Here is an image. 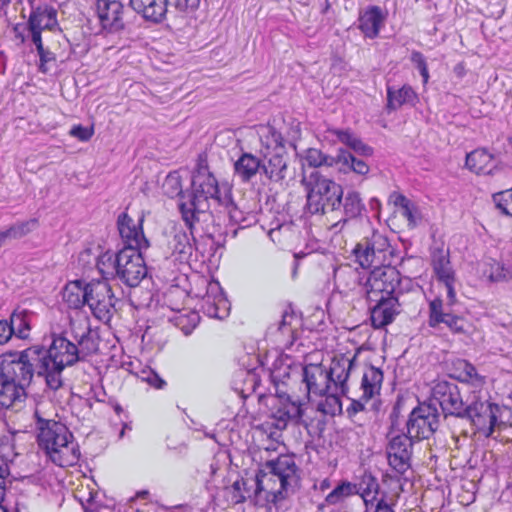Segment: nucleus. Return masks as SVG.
<instances>
[{"label":"nucleus","instance_id":"obj_49","mask_svg":"<svg viewBox=\"0 0 512 512\" xmlns=\"http://www.w3.org/2000/svg\"><path fill=\"white\" fill-rule=\"evenodd\" d=\"M354 488H356V486L348 482L339 484L326 496V502L333 505L337 504L344 498L350 496Z\"/></svg>","mask_w":512,"mask_h":512},{"label":"nucleus","instance_id":"obj_60","mask_svg":"<svg viewBox=\"0 0 512 512\" xmlns=\"http://www.w3.org/2000/svg\"><path fill=\"white\" fill-rule=\"evenodd\" d=\"M366 512H394L393 509L387 504L383 498L375 501L374 507Z\"/></svg>","mask_w":512,"mask_h":512},{"label":"nucleus","instance_id":"obj_13","mask_svg":"<svg viewBox=\"0 0 512 512\" xmlns=\"http://www.w3.org/2000/svg\"><path fill=\"white\" fill-rule=\"evenodd\" d=\"M439 426V413L431 404H420L414 408L407 420V435L413 440L429 439Z\"/></svg>","mask_w":512,"mask_h":512},{"label":"nucleus","instance_id":"obj_3","mask_svg":"<svg viewBox=\"0 0 512 512\" xmlns=\"http://www.w3.org/2000/svg\"><path fill=\"white\" fill-rule=\"evenodd\" d=\"M299 469L291 455H280L267 461L251 480L255 485V498L263 497L267 502L277 503L295 492L299 483Z\"/></svg>","mask_w":512,"mask_h":512},{"label":"nucleus","instance_id":"obj_41","mask_svg":"<svg viewBox=\"0 0 512 512\" xmlns=\"http://www.w3.org/2000/svg\"><path fill=\"white\" fill-rule=\"evenodd\" d=\"M331 133L335 135L338 140L356 153L364 156H370L373 153V149L368 145L364 144L359 138H357L354 134H352L349 130H339L334 129L331 130Z\"/></svg>","mask_w":512,"mask_h":512},{"label":"nucleus","instance_id":"obj_22","mask_svg":"<svg viewBox=\"0 0 512 512\" xmlns=\"http://www.w3.org/2000/svg\"><path fill=\"white\" fill-rule=\"evenodd\" d=\"M129 6L145 21L162 23L169 12L168 0H129Z\"/></svg>","mask_w":512,"mask_h":512},{"label":"nucleus","instance_id":"obj_50","mask_svg":"<svg viewBox=\"0 0 512 512\" xmlns=\"http://www.w3.org/2000/svg\"><path fill=\"white\" fill-rule=\"evenodd\" d=\"M225 203L230 220L236 224L242 225L245 227L249 225L248 219L244 216L243 212L236 206V204L231 199H225L222 201Z\"/></svg>","mask_w":512,"mask_h":512},{"label":"nucleus","instance_id":"obj_45","mask_svg":"<svg viewBox=\"0 0 512 512\" xmlns=\"http://www.w3.org/2000/svg\"><path fill=\"white\" fill-rule=\"evenodd\" d=\"M175 326H177L184 335L188 336L196 328L200 321V316L195 311L181 313L173 319Z\"/></svg>","mask_w":512,"mask_h":512},{"label":"nucleus","instance_id":"obj_30","mask_svg":"<svg viewBox=\"0 0 512 512\" xmlns=\"http://www.w3.org/2000/svg\"><path fill=\"white\" fill-rule=\"evenodd\" d=\"M57 11L49 5L33 8L29 20V29H52L57 23Z\"/></svg>","mask_w":512,"mask_h":512},{"label":"nucleus","instance_id":"obj_15","mask_svg":"<svg viewBox=\"0 0 512 512\" xmlns=\"http://www.w3.org/2000/svg\"><path fill=\"white\" fill-rule=\"evenodd\" d=\"M65 334L77 343L82 355H92L99 349V339L96 332H93L88 318L76 317L70 319L69 330Z\"/></svg>","mask_w":512,"mask_h":512},{"label":"nucleus","instance_id":"obj_28","mask_svg":"<svg viewBox=\"0 0 512 512\" xmlns=\"http://www.w3.org/2000/svg\"><path fill=\"white\" fill-rule=\"evenodd\" d=\"M343 212L345 217L339 219L336 223L331 226V229L341 230L349 219L356 218L359 216L364 209V204L360 197V194L356 191H348L344 198H342Z\"/></svg>","mask_w":512,"mask_h":512},{"label":"nucleus","instance_id":"obj_53","mask_svg":"<svg viewBox=\"0 0 512 512\" xmlns=\"http://www.w3.org/2000/svg\"><path fill=\"white\" fill-rule=\"evenodd\" d=\"M411 61L416 66V68L419 70L422 78L423 83L426 84L429 80V72H428V66L426 63V59L424 55L419 51H413L411 53Z\"/></svg>","mask_w":512,"mask_h":512},{"label":"nucleus","instance_id":"obj_26","mask_svg":"<svg viewBox=\"0 0 512 512\" xmlns=\"http://www.w3.org/2000/svg\"><path fill=\"white\" fill-rule=\"evenodd\" d=\"M26 398V388L0 375V405L18 408Z\"/></svg>","mask_w":512,"mask_h":512},{"label":"nucleus","instance_id":"obj_21","mask_svg":"<svg viewBox=\"0 0 512 512\" xmlns=\"http://www.w3.org/2000/svg\"><path fill=\"white\" fill-rule=\"evenodd\" d=\"M272 425L279 430H284L291 423L307 426L303 419L302 404L299 400H292L290 396L280 401V405L272 414Z\"/></svg>","mask_w":512,"mask_h":512},{"label":"nucleus","instance_id":"obj_57","mask_svg":"<svg viewBox=\"0 0 512 512\" xmlns=\"http://www.w3.org/2000/svg\"><path fill=\"white\" fill-rule=\"evenodd\" d=\"M9 475L8 460L2 454L0 449V499H2L5 488V478Z\"/></svg>","mask_w":512,"mask_h":512},{"label":"nucleus","instance_id":"obj_17","mask_svg":"<svg viewBox=\"0 0 512 512\" xmlns=\"http://www.w3.org/2000/svg\"><path fill=\"white\" fill-rule=\"evenodd\" d=\"M144 217L141 216L135 222L127 213H121L117 219L118 230L120 236L125 243L124 248H131L136 250H146L150 244L144 236L143 224Z\"/></svg>","mask_w":512,"mask_h":512},{"label":"nucleus","instance_id":"obj_23","mask_svg":"<svg viewBox=\"0 0 512 512\" xmlns=\"http://www.w3.org/2000/svg\"><path fill=\"white\" fill-rule=\"evenodd\" d=\"M187 228L189 232L182 229H175L172 238L168 242V248L171 250V254L180 262L188 261L194 249V226L192 228L187 226Z\"/></svg>","mask_w":512,"mask_h":512},{"label":"nucleus","instance_id":"obj_44","mask_svg":"<svg viewBox=\"0 0 512 512\" xmlns=\"http://www.w3.org/2000/svg\"><path fill=\"white\" fill-rule=\"evenodd\" d=\"M270 240L279 246H285L294 236V227L292 223L279 224L268 232Z\"/></svg>","mask_w":512,"mask_h":512},{"label":"nucleus","instance_id":"obj_51","mask_svg":"<svg viewBox=\"0 0 512 512\" xmlns=\"http://www.w3.org/2000/svg\"><path fill=\"white\" fill-rule=\"evenodd\" d=\"M163 188L169 197L181 195L182 187L180 177L176 173H170L164 181Z\"/></svg>","mask_w":512,"mask_h":512},{"label":"nucleus","instance_id":"obj_42","mask_svg":"<svg viewBox=\"0 0 512 512\" xmlns=\"http://www.w3.org/2000/svg\"><path fill=\"white\" fill-rule=\"evenodd\" d=\"M117 254L113 255L112 253L106 252L100 255L96 262V267L99 273L102 275L104 281H108L109 279L116 278L117 268H116Z\"/></svg>","mask_w":512,"mask_h":512},{"label":"nucleus","instance_id":"obj_47","mask_svg":"<svg viewBox=\"0 0 512 512\" xmlns=\"http://www.w3.org/2000/svg\"><path fill=\"white\" fill-rule=\"evenodd\" d=\"M374 271H379L380 279L383 281V286L389 288L390 292H397V287L400 284L399 273L395 268L384 267L377 268Z\"/></svg>","mask_w":512,"mask_h":512},{"label":"nucleus","instance_id":"obj_40","mask_svg":"<svg viewBox=\"0 0 512 512\" xmlns=\"http://www.w3.org/2000/svg\"><path fill=\"white\" fill-rule=\"evenodd\" d=\"M302 165L311 168L336 165V157L324 154L316 148H308L301 155Z\"/></svg>","mask_w":512,"mask_h":512},{"label":"nucleus","instance_id":"obj_14","mask_svg":"<svg viewBox=\"0 0 512 512\" xmlns=\"http://www.w3.org/2000/svg\"><path fill=\"white\" fill-rule=\"evenodd\" d=\"M386 454L389 466L398 474H404L411 467L413 439L407 434H388Z\"/></svg>","mask_w":512,"mask_h":512},{"label":"nucleus","instance_id":"obj_25","mask_svg":"<svg viewBox=\"0 0 512 512\" xmlns=\"http://www.w3.org/2000/svg\"><path fill=\"white\" fill-rule=\"evenodd\" d=\"M431 264L438 281H452L455 272L451 266L449 250L443 244L433 245L430 249Z\"/></svg>","mask_w":512,"mask_h":512},{"label":"nucleus","instance_id":"obj_19","mask_svg":"<svg viewBox=\"0 0 512 512\" xmlns=\"http://www.w3.org/2000/svg\"><path fill=\"white\" fill-rule=\"evenodd\" d=\"M301 372L302 382L305 384L306 388V398H309L310 394H314L315 396L331 395L329 376L325 366L321 363H310L304 365L301 368Z\"/></svg>","mask_w":512,"mask_h":512},{"label":"nucleus","instance_id":"obj_27","mask_svg":"<svg viewBox=\"0 0 512 512\" xmlns=\"http://www.w3.org/2000/svg\"><path fill=\"white\" fill-rule=\"evenodd\" d=\"M466 167L476 173L490 175L496 169V161L492 154L485 149H476L466 156Z\"/></svg>","mask_w":512,"mask_h":512},{"label":"nucleus","instance_id":"obj_39","mask_svg":"<svg viewBox=\"0 0 512 512\" xmlns=\"http://www.w3.org/2000/svg\"><path fill=\"white\" fill-rule=\"evenodd\" d=\"M202 310L210 318L224 319L229 314V304L222 296L213 298L207 295L203 300Z\"/></svg>","mask_w":512,"mask_h":512},{"label":"nucleus","instance_id":"obj_10","mask_svg":"<svg viewBox=\"0 0 512 512\" xmlns=\"http://www.w3.org/2000/svg\"><path fill=\"white\" fill-rule=\"evenodd\" d=\"M389 247L388 238L379 231L373 230L370 235L357 243L353 253L362 268L377 267L384 264Z\"/></svg>","mask_w":512,"mask_h":512},{"label":"nucleus","instance_id":"obj_29","mask_svg":"<svg viewBox=\"0 0 512 512\" xmlns=\"http://www.w3.org/2000/svg\"><path fill=\"white\" fill-rule=\"evenodd\" d=\"M417 101L418 96L409 85H403L398 89L387 87V109L389 110H397L403 105L414 106Z\"/></svg>","mask_w":512,"mask_h":512},{"label":"nucleus","instance_id":"obj_61","mask_svg":"<svg viewBox=\"0 0 512 512\" xmlns=\"http://www.w3.org/2000/svg\"><path fill=\"white\" fill-rule=\"evenodd\" d=\"M390 201L393 202L395 206H399L400 208H403L404 206L408 205L409 202H411L403 194L397 192H394L390 195Z\"/></svg>","mask_w":512,"mask_h":512},{"label":"nucleus","instance_id":"obj_34","mask_svg":"<svg viewBox=\"0 0 512 512\" xmlns=\"http://www.w3.org/2000/svg\"><path fill=\"white\" fill-rule=\"evenodd\" d=\"M63 300L74 309L87 305V283L83 280L69 282L63 290Z\"/></svg>","mask_w":512,"mask_h":512},{"label":"nucleus","instance_id":"obj_11","mask_svg":"<svg viewBox=\"0 0 512 512\" xmlns=\"http://www.w3.org/2000/svg\"><path fill=\"white\" fill-rule=\"evenodd\" d=\"M116 268V278L129 287L138 286L147 275L142 251L136 249H121L117 253Z\"/></svg>","mask_w":512,"mask_h":512},{"label":"nucleus","instance_id":"obj_55","mask_svg":"<svg viewBox=\"0 0 512 512\" xmlns=\"http://www.w3.org/2000/svg\"><path fill=\"white\" fill-rule=\"evenodd\" d=\"M200 0H174L173 6L179 13H189L198 8Z\"/></svg>","mask_w":512,"mask_h":512},{"label":"nucleus","instance_id":"obj_56","mask_svg":"<svg viewBox=\"0 0 512 512\" xmlns=\"http://www.w3.org/2000/svg\"><path fill=\"white\" fill-rule=\"evenodd\" d=\"M15 330L11 327L8 319L0 320V345H4L14 336Z\"/></svg>","mask_w":512,"mask_h":512},{"label":"nucleus","instance_id":"obj_63","mask_svg":"<svg viewBox=\"0 0 512 512\" xmlns=\"http://www.w3.org/2000/svg\"><path fill=\"white\" fill-rule=\"evenodd\" d=\"M32 36V42L35 44L37 52H43V43L41 39V31L39 29H29Z\"/></svg>","mask_w":512,"mask_h":512},{"label":"nucleus","instance_id":"obj_20","mask_svg":"<svg viewBox=\"0 0 512 512\" xmlns=\"http://www.w3.org/2000/svg\"><path fill=\"white\" fill-rule=\"evenodd\" d=\"M376 305L371 308V322L375 328H384L391 324L401 312L400 296H384L373 300Z\"/></svg>","mask_w":512,"mask_h":512},{"label":"nucleus","instance_id":"obj_31","mask_svg":"<svg viewBox=\"0 0 512 512\" xmlns=\"http://www.w3.org/2000/svg\"><path fill=\"white\" fill-rule=\"evenodd\" d=\"M355 486L357 488V492L360 493L365 502L367 511H369L374 507L375 501L379 500L378 494L380 486L377 478L371 473L364 472Z\"/></svg>","mask_w":512,"mask_h":512},{"label":"nucleus","instance_id":"obj_54","mask_svg":"<svg viewBox=\"0 0 512 512\" xmlns=\"http://www.w3.org/2000/svg\"><path fill=\"white\" fill-rule=\"evenodd\" d=\"M512 277L511 272L506 269L501 263L495 262L491 266L490 279L492 281H504Z\"/></svg>","mask_w":512,"mask_h":512},{"label":"nucleus","instance_id":"obj_12","mask_svg":"<svg viewBox=\"0 0 512 512\" xmlns=\"http://www.w3.org/2000/svg\"><path fill=\"white\" fill-rule=\"evenodd\" d=\"M116 301L108 281L93 279L87 283V305L97 319L109 321Z\"/></svg>","mask_w":512,"mask_h":512},{"label":"nucleus","instance_id":"obj_37","mask_svg":"<svg viewBox=\"0 0 512 512\" xmlns=\"http://www.w3.org/2000/svg\"><path fill=\"white\" fill-rule=\"evenodd\" d=\"M458 370V379L462 383L471 386L473 390H476L482 395L481 391L486 381L485 377L477 372L476 367L466 360H461L458 362Z\"/></svg>","mask_w":512,"mask_h":512},{"label":"nucleus","instance_id":"obj_18","mask_svg":"<svg viewBox=\"0 0 512 512\" xmlns=\"http://www.w3.org/2000/svg\"><path fill=\"white\" fill-rule=\"evenodd\" d=\"M441 324H444L452 333L465 332L464 318L453 314L450 308L445 307L443 300L436 297L429 302L428 325L431 328H438Z\"/></svg>","mask_w":512,"mask_h":512},{"label":"nucleus","instance_id":"obj_4","mask_svg":"<svg viewBox=\"0 0 512 512\" xmlns=\"http://www.w3.org/2000/svg\"><path fill=\"white\" fill-rule=\"evenodd\" d=\"M27 357L38 361L39 367L45 372L47 386L58 390L63 385L62 372L66 367L85 360L89 355H82L81 349L66 336H53L48 349L40 345L30 347Z\"/></svg>","mask_w":512,"mask_h":512},{"label":"nucleus","instance_id":"obj_32","mask_svg":"<svg viewBox=\"0 0 512 512\" xmlns=\"http://www.w3.org/2000/svg\"><path fill=\"white\" fill-rule=\"evenodd\" d=\"M262 170V160L251 153H243L234 163L235 174L244 182L250 181Z\"/></svg>","mask_w":512,"mask_h":512},{"label":"nucleus","instance_id":"obj_36","mask_svg":"<svg viewBox=\"0 0 512 512\" xmlns=\"http://www.w3.org/2000/svg\"><path fill=\"white\" fill-rule=\"evenodd\" d=\"M32 316L33 312L28 309L17 307L13 310L8 321L13 330H15V337L19 339H27L29 337Z\"/></svg>","mask_w":512,"mask_h":512},{"label":"nucleus","instance_id":"obj_24","mask_svg":"<svg viewBox=\"0 0 512 512\" xmlns=\"http://www.w3.org/2000/svg\"><path fill=\"white\" fill-rule=\"evenodd\" d=\"M387 17V13L379 6H369L359 16V29L370 39L376 38L379 35L380 29L383 26Z\"/></svg>","mask_w":512,"mask_h":512},{"label":"nucleus","instance_id":"obj_6","mask_svg":"<svg viewBox=\"0 0 512 512\" xmlns=\"http://www.w3.org/2000/svg\"><path fill=\"white\" fill-rule=\"evenodd\" d=\"M191 190L188 201L179 203L182 219L190 228L199 222L200 216L209 208V199L222 203L218 182L204 166H200L193 174Z\"/></svg>","mask_w":512,"mask_h":512},{"label":"nucleus","instance_id":"obj_2","mask_svg":"<svg viewBox=\"0 0 512 512\" xmlns=\"http://www.w3.org/2000/svg\"><path fill=\"white\" fill-rule=\"evenodd\" d=\"M286 138L274 126L268 124L259 129L262 172L273 183H282L288 173V152L286 146L296 148L301 129L298 122L292 121Z\"/></svg>","mask_w":512,"mask_h":512},{"label":"nucleus","instance_id":"obj_35","mask_svg":"<svg viewBox=\"0 0 512 512\" xmlns=\"http://www.w3.org/2000/svg\"><path fill=\"white\" fill-rule=\"evenodd\" d=\"M336 165L342 172H353L365 176L369 173V165L362 159L357 158L351 152L340 149L336 156Z\"/></svg>","mask_w":512,"mask_h":512},{"label":"nucleus","instance_id":"obj_9","mask_svg":"<svg viewBox=\"0 0 512 512\" xmlns=\"http://www.w3.org/2000/svg\"><path fill=\"white\" fill-rule=\"evenodd\" d=\"M354 359L348 357L334 358L331 362L327 374L329 376V384L331 387V395L327 396L324 403L318 404V410L324 414H334L336 409L341 408V402L335 396L338 392L345 394L347 391L346 381L349 378L350 370L353 366Z\"/></svg>","mask_w":512,"mask_h":512},{"label":"nucleus","instance_id":"obj_59","mask_svg":"<svg viewBox=\"0 0 512 512\" xmlns=\"http://www.w3.org/2000/svg\"><path fill=\"white\" fill-rule=\"evenodd\" d=\"M455 282H456V278L453 279L452 281H443L442 282L446 288V293H447V303L444 304L445 307H447V308L452 307L457 302L456 292H455Z\"/></svg>","mask_w":512,"mask_h":512},{"label":"nucleus","instance_id":"obj_1","mask_svg":"<svg viewBox=\"0 0 512 512\" xmlns=\"http://www.w3.org/2000/svg\"><path fill=\"white\" fill-rule=\"evenodd\" d=\"M431 397L439 404L445 417L454 416L469 422L473 433L491 436L497 422L499 407L472 390L465 399L454 381L438 380L431 389Z\"/></svg>","mask_w":512,"mask_h":512},{"label":"nucleus","instance_id":"obj_52","mask_svg":"<svg viewBox=\"0 0 512 512\" xmlns=\"http://www.w3.org/2000/svg\"><path fill=\"white\" fill-rule=\"evenodd\" d=\"M295 317L292 313L285 312L277 326V331L288 339H294V328L292 326Z\"/></svg>","mask_w":512,"mask_h":512},{"label":"nucleus","instance_id":"obj_7","mask_svg":"<svg viewBox=\"0 0 512 512\" xmlns=\"http://www.w3.org/2000/svg\"><path fill=\"white\" fill-rule=\"evenodd\" d=\"M307 191V209L312 214L339 210L342 204L343 188L330 178L312 171L302 178Z\"/></svg>","mask_w":512,"mask_h":512},{"label":"nucleus","instance_id":"obj_33","mask_svg":"<svg viewBox=\"0 0 512 512\" xmlns=\"http://www.w3.org/2000/svg\"><path fill=\"white\" fill-rule=\"evenodd\" d=\"M382 382V370L374 366L367 367L361 381L362 398L367 401L379 394Z\"/></svg>","mask_w":512,"mask_h":512},{"label":"nucleus","instance_id":"obj_46","mask_svg":"<svg viewBox=\"0 0 512 512\" xmlns=\"http://www.w3.org/2000/svg\"><path fill=\"white\" fill-rule=\"evenodd\" d=\"M37 226H38L37 219H30V220L19 222V223L12 225L8 229H6V232H7L8 237H10V239H18V238H21V237L27 235L34 229H36Z\"/></svg>","mask_w":512,"mask_h":512},{"label":"nucleus","instance_id":"obj_48","mask_svg":"<svg viewBox=\"0 0 512 512\" xmlns=\"http://www.w3.org/2000/svg\"><path fill=\"white\" fill-rule=\"evenodd\" d=\"M493 201L497 209L503 214L512 217V189L495 193L493 195Z\"/></svg>","mask_w":512,"mask_h":512},{"label":"nucleus","instance_id":"obj_5","mask_svg":"<svg viewBox=\"0 0 512 512\" xmlns=\"http://www.w3.org/2000/svg\"><path fill=\"white\" fill-rule=\"evenodd\" d=\"M38 444L60 467L73 466L80 457V451L73 442V435L68 428L55 420H40Z\"/></svg>","mask_w":512,"mask_h":512},{"label":"nucleus","instance_id":"obj_16","mask_svg":"<svg viewBox=\"0 0 512 512\" xmlns=\"http://www.w3.org/2000/svg\"><path fill=\"white\" fill-rule=\"evenodd\" d=\"M95 9L103 30L117 33L125 28L124 6L117 0H97Z\"/></svg>","mask_w":512,"mask_h":512},{"label":"nucleus","instance_id":"obj_64","mask_svg":"<svg viewBox=\"0 0 512 512\" xmlns=\"http://www.w3.org/2000/svg\"><path fill=\"white\" fill-rule=\"evenodd\" d=\"M402 209V215L407 218L410 224H415V217H414V211L415 207L414 205L409 202L408 205L404 206Z\"/></svg>","mask_w":512,"mask_h":512},{"label":"nucleus","instance_id":"obj_43","mask_svg":"<svg viewBox=\"0 0 512 512\" xmlns=\"http://www.w3.org/2000/svg\"><path fill=\"white\" fill-rule=\"evenodd\" d=\"M251 480H253V478L239 479L233 483V485L231 486L230 489H231V493H232V501L234 503H241V502L245 501L246 499L252 498V497L255 498V495H254L255 485L251 484Z\"/></svg>","mask_w":512,"mask_h":512},{"label":"nucleus","instance_id":"obj_58","mask_svg":"<svg viewBox=\"0 0 512 512\" xmlns=\"http://www.w3.org/2000/svg\"><path fill=\"white\" fill-rule=\"evenodd\" d=\"M70 134L81 141H88L93 135V129L77 125L72 127Z\"/></svg>","mask_w":512,"mask_h":512},{"label":"nucleus","instance_id":"obj_62","mask_svg":"<svg viewBox=\"0 0 512 512\" xmlns=\"http://www.w3.org/2000/svg\"><path fill=\"white\" fill-rule=\"evenodd\" d=\"M145 380L153 387L160 389L165 385V381L161 379L156 373L150 372Z\"/></svg>","mask_w":512,"mask_h":512},{"label":"nucleus","instance_id":"obj_38","mask_svg":"<svg viewBox=\"0 0 512 512\" xmlns=\"http://www.w3.org/2000/svg\"><path fill=\"white\" fill-rule=\"evenodd\" d=\"M386 286H383V281L380 279L379 271H372L365 284V293L367 301L383 298L384 296H400L398 292H390Z\"/></svg>","mask_w":512,"mask_h":512},{"label":"nucleus","instance_id":"obj_8","mask_svg":"<svg viewBox=\"0 0 512 512\" xmlns=\"http://www.w3.org/2000/svg\"><path fill=\"white\" fill-rule=\"evenodd\" d=\"M30 347L21 352H10L0 356V375L21 384L27 388L36 373L38 376H44L45 372L39 367L38 361L30 359L26 353Z\"/></svg>","mask_w":512,"mask_h":512}]
</instances>
